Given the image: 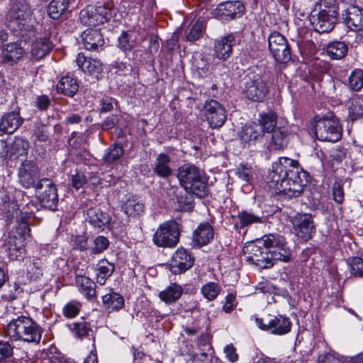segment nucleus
Wrapping results in <instances>:
<instances>
[{"label": "nucleus", "mask_w": 363, "mask_h": 363, "mask_svg": "<svg viewBox=\"0 0 363 363\" xmlns=\"http://www.w3.org/2000/svg\"><path fill=\"white\" fill-rule=\"evenodd\" d=\"M1 211L9 224L13 223L8 239L1 247V250L6 253L11 260L21 259L25 255L26 238L30 234L28 220L30 214L19 211L18 205L14 201L2 203Z\"/></svg>", "instance_id": "f257e3e1"}, {"label": "nucleus", "mask_w": 363, "mask_h": 363, "mask_svg": "<svg viewBox=\"0 0 363 363\" xmlns=\"http://www.w3.org/2000/svg\"><path fill=\"white\" fill-rule=\"evenodd\" d=\"M298 164L297 160L280 157L269 174L270 186L291 198L300 196L305 184L300 177Z\"/></svg>", "instance_id": "f03ea898"}, {"label": "nucleus", "mask_w": 363, "mask_h": 363, "mask_svg": "<svg viewBox=\"0 0 363 363\" xmlns=\"http://www.w3.org/2000/svg\"><path fill=\"white\" fill-rule=\"evenodd\" d=\"M5 335L14 341L38 344L42 337V329L31 318L20 315L6 325Z\"/></svg>", "instance_id": "7ed1b4c3"}, {"label": "nucleus", "mask_w": 363, "mask_h": 363, "mask_svg": "<svg viewBox=\"0 0 363 363\" xmlns=\"http://www.w3.org/2000/svg\"><path fill=\"white\" fill-rule=\"evenodd\" d=\"M179 185L188 193L199 198L208 195V188L202 171L192 163H184L177 170Z\"/></svg>", "instance_id": "20e7f679"}, {"label": "nucleus", "mask_w": 363, "mask_h": 363, "mask_svg": "<svg viewBox=\"0 0 363 363\" xmlns=\"http://www.w3.org/2000/svg\"><path fill=\"white\" fill-rule=\"evenodd\" d=\"M337 8L335 5L323 2L311 12L309 20L316 32L329 33L333 29L337 21Z\"/></svg>", "instance_id": "39448f33"}, {"label": "nucleus", "mask_w": 363, "mask_h": 363, "mask_svg": "<svg viewBox=\"0 0 363 363\" xmlns=\"http://www.w3.org/2000/svg\"><path fill=\"white\" fill-rule=\"evenodd\" d=\"M315 134L321 141L337 142L342 136V128L337 118L332 113L314 118Z\"/></svg>", "instance_id": "423d86ee"}, {"label": "nucleus", "mask_w": 363, "mask_h": 363, "mask_svg": "<svg viewBox=\"0 0 363 363\" xmlns=\"http://www.w3.org/2000/svg\"><path fill=\"white\" fill-rule=\"evenodd\" d=\"M9 26L13 30H29L32 28V11L26 0L15 2L7 14Z\"/></svg>", "instance_id": "0eeeda50"}, {"label": "nucleus", "mask_w": 363, "mask_h": 363, "mask_svg": "<svg viewBox=\"0 0 363 363\" xmlns=\"http://www.w3.org/2000/svg\"><path fill=\"white\" fill-rule=\"evenodd\" d=\"M242 93L249 100L262 101L269 93V87L262 76L249 72L243 78Z\"/></svg>", "instance_id": "6e6552de"}, {"label": "nucleus", "mask_w": 363, "mask_h": 363, "mask_svg": "<svg viewBox=\"0 0 363 363\" xmlns=\"http://www.w3.org/2000/svg\"><path fill=\"white\" fill-rule=\"evenodd\" d=\"M179 236V224L171 220L159 225L153 235L152 241L160 247H173L178 243Z\"/></svg>", "instance_id": "1a4fd4ad"}, {"label": "nucleus", "mask_w": 363, "mask_h": 363, "mask_svg": "<svg viewBox=\"0 0 363 363\" xmlns=\"http://www.w3.org/2000/svg\"><path fill=\"white\" fill-rule=\"evenodd\" d=\"M268 47L270 54L279 63H286L291 60V46L282 34L272 32L268 36Z\"/></svg>", "instance_id": "9d476101"}, {"label": "nucleus", "mask_w": 363, "mask_h": 363, "mask_svg": "<svg viewBox=\"0 0 363 363\" xmlns=\"http://www.w3.org/2000/svg\"><path fill=\"white\" fill-rule=\"evenodd\" d=\"M243 252L247 262L260 268H269L274 264L269 257V251L264 247L262 243H259V239L245 245Z\"/></svg>", "instance_id": "9b49d317"}, {"label": "nucleus", "mask_w": 363, "mask_h": 363, "mask_svg": "<svg viewBox=\"0 0 363 363\" xmlns=\"http://www.w3.org/2000/svg\"><path fill=\"white\" fill-rule=\"evenodd\" d=\"M38 200L42 206L55 211L58 204L56 186L48 178L38 180L36 189Z\"/></svg>", "instance_id": "f8f14e48"}, {"label": "nucleus", "mask_w": 363, "mask_h": 363, "mask_svg": "<svg viewBox=\"0 0 363 363\" xmlns=\"http://www.w3.org/2000/svg\"><path fill=\"white\" fill-rule=\"evenodd\" d=\"M256 323L259 328L269 331L272 334L283 335L289 333L291 328V322L289 318L282 315H268L264 318H257Z\"/></svg>", "instance_id": "ddd939ff"}, {"label": "nucleus", "mask_w": 363, "mask_h": 363, "mask_svg": "<svg viewBox=\"0 0 363 363\" xmlns=\"http://www.w3.org/2000/svg\"><path fill=\"white\" fill-rule=\"evenodd\" d=\"M40 174V172L37 163L32 160L23 161L18 170L19 183L25 189H35Z\"/></svg>", "instance_id": "4468645a"}, {"label": "nucleus", "mask_w": 363, "mask_h": 363, "mask_svg": "<svg viewBox=\"0 0 363 363\" xmlns=\"http://www.w3.org/2000/svg\"><path fill=\"white\" fill-rule=\"evenodd\" d=\"M244 11L245 6L240 1H225L219 4L211 13L220 21H228L235 19L237 15H242Z\"/></svg>", "instance_id": "2eb2a0df"}, {"label": "nucleus", "mask_w": 363, "mask_h": 363, "mask_svg": "<svg viewBox=\"0 0 363 363\" xmlns=\"http://www.w3.org/2000/svg\"><path fill=\"white\" fill-rule=\"evenodd\" d=\"M204 115L212 128H220L227 118L225 108L216 100L206 101L204 106Z\"/></svg>", "instance_id": "dca6fc26"}, {"label": "nucleus", "mask_w": 363, "mask_h": 363, "mask_svg": "<svg viewBox=\"0 0 363 363\" xmlns=\"http://www.w3.org/2000/svg\"><path fill=\"white\" fill-rule=\"evenodd\" d=\"M110 10L104 5L88 6L80 12V19L84 24L96 26L108 19Z\"/></svg>", "instance_id": "f3484780"}, {"label": "nucleus", "mask_w": 363, "mask_h": 363, "mask_svg": "<svg viewBox=\"0 0 363 363\" xmlns=\"http://www.w3.org/2000/svg\"><path fill=\"white\" fill-rule=\"evenodd\" d=\"M294 230L298 238L303 240H309L314 231L315 226L311 214H298L294 219Z\"/></svg>", "instance_id": "a211bd4d"}, {"label": "nucleus", "mask_w": 363, "mask_h": 363, "mask_svg": "<svg viewBox=\"0 0 363 363\" xmlns=\"http://www.w3.org/2000/svg\"><path fill=\"white\" fill-rule=\"evenodd\" d=\"M194 259L184 248L178 249L172 257L170 269L174 274L183 273L190 269L194 264Z\"/></svg>", "instance_id": "6ab92c4d"}, {"label": "nucleus", "mask_w": 363, "mask_h": 363, "mask_svg": "<svg viewBox=\"0 0 363 363\" xmlns=\"http://www.w3.org/2000/svg\"><path fill=\"white\" fill-rule=\"evenodd\" d=\"M344 23L350 30L359 31L363 29V9L357 6L350 5L342 13Z\"/></svg>", "instance_id": "aec40b11"}, {"label": "nucleus", "mask_w": 363, "mask_h": 363, "mask_svg": "<svg viewBox=\"0 0 363 363\" xmlns=\"http://www.w3.org/2000/svg\"><path fill=\"white\" fill-rule=\"evenodd\" d=\"M19 111H13L2 116L0 121V135L12 134L23 123Z\"/></svg>", "instance_id": "412c9836"}, {"label": "nucleus", "mask_w": 363, "mask_h": 363, "mask_svg": "<svg viewBox=\"0 0 363 363\" xmlns=\"http://www.w3.org/2000/svg\"><path fill=\"white\" fill-rule=\"evenodd\" d=\"M76 62L83 72H87L96 79H99L103 71V65L100 60L87 57L83 53H79Z\"/></svg>", "instance_id": "4be33fe9"}, {"label": "nucleus", "mask_w": 363, "mask_h": 363, "mask_svg": "<svg viewBox=\"0 0 363 363\" xmlns=\"http://www.w3.org/2000/svg\"><path fill=\"white\" fill-rule=\"evenodd\" d=\"M235 42V37L231 33L217 39L213 45L215 56L223 61L228 60L233 53V46Z\"/></svg>", "instance_id": "5701e85b"}, {"label": "nucleus", "mask_w": 363, "mask_h": 363, "mask_svg": "<svg viewBox=\"0 0 363 363\" xmlns=\"http://www.w3.org/2000/svg\"><path fill=\"white\" fill-rule=\"evenodd\" d=\"M262 136L260 125L254 122L246 123L238 133V138L244 147L255 143Z\"/></svg>", "instance_id": "b1692460"}, {"label": "nucleus", "mask_w": 363, "mask_h": 363, "mask_svg": "<svg viewBox=\"0 0 363 363\" xmlns=\"http://www.w3.org/2000/svg\"><path fill=\"white\" fill-rule=\"evenodd\" d=\"M25 54L24 49L18 43H9L4 45L1 58L4 62L10 65L16 64Z\"/></svg>", "instance_id": "393cba45"}, {"label": "nucleus", "mask_w": 363, "mask_h": 363, "mask_svg": "<svg viewBox=\"0 0 363 363\" xmlns=\"http://www.w3.org/2000/svg\"><path fill=\"white\" fill-rule=\"evenodd\" d=\"M213 228L208 223H201L193 233L194 246L201 247L207 245L213 238Z\"/></svg>", "instance_id": "a878e982"}, {"label": "nucleus", "mask_w": 363, "mask_h": 363, "mask_svg": "<svg viewBox=\"0 0 363 363\" xmlns=\"http://www.w3.org/2000/svg\"><path fill=\"white\" fill-rule=\"evenodd\" d=\"M121 208L125 214L133 218L140 217L145 211L144 203L135 195L129 196Z\"/></svg>", "instance_id": "bb28decb"}, {"label": "nucleus", "mask_w": 363, "mask_h": 363, "mask_svg": "<svg viewBox=\"0 0 363 363\" xmlns=\"http://www.w3.org/2000/svg\"><path fill=\"white\" fill-rule=\"evenodd\" d=\"M53 48V44L47 37L37 38L31 43L30 55L33 60H39L48 55Z\"/></svg>", "instance_id": "cd10ccee"}, {"label": "nucleus", "mask_w": 363, "mask_h": 363, "mask_svg": "<svg viewBox=\"0 0 363 363\" xmlns=\"http://www.w3.org/2000/svg\"><path fill=\"white\" fill-rule=\"evenodd\" d=\"M82 42L86 50H95L104 44L103 35L99 29L88 28L82 35Z\"/></svg>", "instance_id": "c85d7f7f"}, {"label": "nucleus", "mask_w": 363, "mask_h": 363, "mask_svg": "<svg viewBox=\"0 0 363 363\" xmlns=\"http://www.w3.org/2000/svg\"><path fill=\"white\" fill-rule=\"evenodd\" d=\"M172 160L170 157L165 153L157 155L153 164L152 171L155 174L162 179H167L172 173V169L170 166Z\"/></svg>", "instance_id": "c756f323"}, {"label": "nucleus", "mask_w": 363, "mask_h": 363, "mask_svg": "<svg viewBox=\"0 0 363 363\" xmlns=\"http://www.w3.org/2000/svg\"><path fill=\"white\" fill-rule=\"evenodd\" d=\"M57 92L69 97H73L79 90L77 79L70 76H64L56 85Z\"/></svg>", "instance_id": "7c9ffc66"}, {"label": "nucleus", "mask_w": 363, "mask_h": 363, "mask_svg": "<svg viewBox=\"0 0 363 363\" xmlns=\"http://www.w3.org/2000/svg\"><path fill=\"white\" fill-rule=\"evenodd\" d=\"M75 284L86 299L91 300L96 296V284L88 277L77 275Z\"/></svg>", "instance_id": "2f4dec72"}, {"label": "nucleus", "mask_w": 363, "mask_h": 363, "mask_svg": "<svg viewBox=\"0 0 363 363\" xmlns=\"http://www.w3.org/2000/svg\"><path fill=\"white\" fill-rule=\"evenodd\" d=\"M115 270V264L106 259L98 261L96 265V281L100 285H104Z\"/></svg>", "instance_id": "473e14b6"}, {"label": "nucleus", "mask_w": 363, "mask_h": 363, "mask_svg": "<svg viewBox=\"0 0 363 363\" xmlns=\"http://www.w3.org/2000/svg\"><path fill=\"white\" fill-rule=\"evenodd\" d=\"M87 219L94 228L103 230L109 223L111 218L99 208H90L87 211Z\"/></svg>", "instance_id": "72a5a7b5"}, {"label": "nucleus", "mask_w": 363, "mask_h": 363, "mask_svg": "<svg viewBox=\"0 0 363 363\" xmlns=\"http://www.w3.org/2000/svg\"><path fill=\"white\" fill-rule=\"evenodd\" d=\"M183 288L177 283H172L159 294L160 298L166 303H172L180 298Z\"/></svg>", "instance_id": "f704fd0d"}, {"label": "nucleus", "mask_w": 363, "mask_h": 363, "mask_svg": "<svg viewBox=\"0 0 363 363\" xmlns=\"http://www.w3.org/2000/svg\"><path fill=\"white\" fill-rule=\"evenodd\" d=\"M102 302L106 309L118 311L124 306L123 297L117 293H111L102 297Z\"/></svg>", "instance_id": "c9c22d12"}, {"label": "nucleus", "mask_w": 363, "mask_h": 363, "mask_svg": "<svg viewBox=\"0 0 363 363\" xmlns=\"http://www.w3.org/2000/svg\"><path fill=\"white\" fill-rule=\"evenodd\" d=\"M348 51L346 43L341 41L332 42L328 45L326 52L333 60H340L345 57Z\"/></svg>", "instance_id": "e433bc0d"}, {"label": "nucleus", "mask_w": 363, "mask_h": 363, "mask_svg": "<svg viewBox=\"0 0 363 363\" xmlns=\"http://www.w3.org/2000/svg\"><path fill=\"white\" fill-rule=\"evenodd\" d=\"M124 154V149L120 144L111 145L105 151L103 161L107 164H112L118 160Z\"/></svg>", "instance_id": "4c0bfd02"}, {"label": "nucleus", "mask_w": 363, "mask_h": 363, "mask_svg": "<svg viewBox=\"0 0 363 363\" xmlns=\"http://www.w3.org/2000/svg\"><path fill=\"white\" fill-rule=\"evenodd\" d=\"M67 0H52L48 6V14L51 18L57 19L67 9Z\"/></svg>", "instance_id": "58836bf2"}, {"label": "nucleus", "mask_w": 363, "mask_h": 363, "mask_svg": "<svg viewBox=\"0 0 363 363\" xmlns=\"http://www.w3.org/2000/svg\"><path fill=\"white\" fill-rule=\"evenodd\" d=\"M277 115L274 112L261 114L259 118V125L261 127L262 135L264 132H272L277 125Z\"/></svg>", "instance_id": "ea45409f"}, {"label": "nucleus", "mask_w": 363, "mask_h": 363, "mask_svg": "<svg viewBox=\"0 0 363 363\" xmlns=\"http://www.w3.org/2000/svg\"><path fill=\"white\" fill-rule=\"evenodd\" d=\"M284 241L285 238L283 236L272 233L265 235L259 239V243H262L264 247L268 251L283 246Z\"/></svg>", "instance_id": "a19ab883"}, {"label": "nucleus", "mask_w": 363, "mask_h": 363, "mask_svg": "<svg viewBox=\"0 0 363 363\" xmlns=\"http://www.w3.org/2000/svg\"><path fill=\"white\" fill-rule=\"evenodd\" d=\"M269 255H271V260H278L284 262H289L291 258L292 251L287 246L286 240L284 242L283 246H280L274 250H270L269 251Z\"/></svg>", "instance_id": "79ce46f5"}, {"label": "nucleus", "mask_w": 363, "mask_h": 363, "mask_svg": "<svg viewBox=\"0 0 363 363\" xmlns=\"http://www.w3.org/2000/svg\"><path fill=\"white\" fill-rule=\"evenodd\" d=\"M288 143V133L280 128L274 130L272 135V147L274 150H283Z\"/></svg>", "instance_id": "37998d69"}, {"label": "nucleus", "mask_w": 363, "mask_h": 363, "mask_svg": "<svg viewBox=\"0 0 363 363\" xmlns=\"http://www.w3.org/2000/svg\"><path fill=\"white\" fill-rule=\"evenodd\" d=\"M238 219L240 223V228H245L252 224L259 223L262 222L261 218L259 216L255 215L247 211H242L238 214ZM239 228L238 224L235 225V228Z\"/></svg>", "instance_id": "c03bdc74"}, {"label": "nucleus", "mask_w": 363, "mask_h": 363, "mask_svg": "<svg viewBox=\"0 0 363 363\" xmlns=\"http://www.w3.org/2000/svg\"><path fill=\"white\" fill-rule=\"evenodd\" d=\"M221 291L220 286L213 281H210L203 285L201 288V293L208 301L215 300Z\"/></svg>", "instance_id": "a18cd8bd"}, {"label": "nucleus", "mask_w": 363, "mask_h": 363, "mask_svg": "<svg viewBox=\"0 0 363 363\" xmlns=\"http://www.w3.org/2000/svg\"><path fill=\"white\" fill-rule=\"evenodd\" d=\"M29 148L28 142L23 138H15L11 143V150H13L16 160L21 156H26Z\"/></svg>", "instance_id": "49530a36"}, {"label": "nucleus", "mask_w": 363, "mask_h": 363, "mask_svg": "<svg viewBox=\"0 0 363 363\" xmlns=\"http://www.w3.org/2000/svg\"><path fill=\"white\" fill-rule=\"evenodd\" d=\"M348 86L358 91L363 87V71L359 69L353 70L348 77Z\"/></svg>", "instance_id": "de8ad7c7"}, {"label": "nucleus", "mask_w": 363, "mask_h": 363, "mask_svg": "<svg viewBox=\"0 0 363 363\" xmlns=\"http://www.w3.org/2000/svg\"><path fill=\"white\" fill-rule=\"evenodd\" d=\"M14 354V346L9 341L0 340V363L11 361Z\"/></svg>", "instance_id": "09e8293b"}, {"label": "nucleus", "mask_w": 363, "mask_h": 363, "mask_svg": "<svg viewBox=\"0 0 363 363\" xmlns=\"http://www.w3.org/2000/svg\"><path fill=\"white\" fill-rule=\"evenodd\" d=\"M361 118H363V98L354 100L349 107V120L354 121Z\"/></svg>", "instance_id": "8fccbe9b"}, {"label": "nucleus", "mask_w": 363, "mask_h": 363, "mask_svg": "<svg viewBox=\"0 0 363 363\" xmlns=\"http://www.w3.org/2000/svg\"><path fill=\"white\" fill-rule=\"evenodd\" d=\"M109 245L108 240L104 236H98L94 240V247L90 250L91 255H99L106 250Z\"/></svg>", "instance_id": "3c124183"}, {"label": "nucleus", "mask_w": 363, "mask_h": 363, "mask_svg": "<svg viewBox=\"0 0 363 363\" xmlns=\"http://www.w3.org/2000/svg\"><path fill=\"white\" fill-rule=\"evenodd\" d=\"M203 30V23L201 21H197L191 28L189 33L186 35V40L194 42L197 40L201 36Z\"/></svg>", "instance_id": "603ef678"}, {"label": "nucleus", "mask_w": 363, "mask_h": 363, "mask_svg": "<svg viewBox=\"0 0 363 363\" xmlns=\"http://www.w3.org/2000/svg\"><path fill=\"white\" fill-rule=\"evenodd\" d=\"M81 306L79 302L74 301L68 302L63 308V314L66 318H73L79 314Z\"/></svg>", "instance_id": "864d4df0"}, {"label": "nucleus", "mask_w": 363, "mask_h": 363, "mask_svg": "<svg viewBox=\"0 0 363 363\" xmlns=\"http://www.w3.org/2000/svg\"><path fill=\"white\" fill-rule=\"evenodd\" d=\"M351 273L356 277H363V259L359 257L348 260Z\"/></svg>", "instance_id": "5fc2aeb1"}, {"label": "nucleus", "mask_w": 363, "mask_h": 363, "mask_svg": "<svg viewBox=\"0 0 363 363\" xmlns=\"http://www.w3.org/2000/svg\"><path fill=\"white\" fill-rule=\"evenodd\" d=\"M0 157L4 160H16L13 150H11V143H7L4 140L0 141Z\"/></svg>", "instance_id": "6e6d98bb"}, {"label": "nucleus", "mask_w": 363, "mask_h": 363, "mask_svg": "<svg viewBox=\"0 0 363 363\" xmlns=\"http://www.w3.org/2000/svg\"><path fill=\"white\" fill-rule=\"evenodd\" d=\"M333 199L337 203H342L344 201L345 193L342 185L339 182H335L333 186Z\"/></svg>", "instance_id": "4d7b16f0"}, {"label": "nucleus", "mask_w": 363, "mask_h": 363, "mask_svg": "<svg viewBox=\"0 0 363 363\" xmlns=\"http://www.w3.org/2000/svg\"><path fill=\"white\" fill-rule=\"evenodd\" d=\"M73 331L76 336L83 337L88 335L90 328L87 323H76L74 324Z\"/></svg>", "instance_id": "13d9d810"}, {"label": "nucleus", "mask_w": 363, "mask_h": 363, "mask_svg": "<svg viewBox=\"0 0 363 363\" xmlns=\"http://www.w3.org/2000/svg\"><path fill=\"white\" fill-rule=\"evenodd\" d=\"M85 175L82 172H77L72 177V186L76 189H79L86 183Z\"/></svg>", "instance_id": "bf43d9fd"}, {"label": "nucleus", "mask_w": 363, "mask_h": 363, "mask_svg": "<svg viewBox=\"0 0 363 363\" xmlns=\"http://www.w3.org/2000/svg\"><path fill=\"white\" fill-rule=\"evenodd\" d=\"M238 177L245 182H250L252 178L251 168L246 165H240L237 170Z\"/></svg>", "instance_id": "052dcab7"}, {"label": "nucleus", "mask_w": 363, "mask_h": 363, "mask_svg": "<svg viewBox=\"0 0 363 363\" xmlns=\"http://www.w3.org/2000/svg\"><path fill=\"white\" fill-rule=\"evenodd\" d=\"M35 106L42 111H46L50 104V100L46 95H41L37 96L35 101Z\"/></svg>", "instance_id": "680f3d73"}, {"label": "nucleus", "mask_w": 363, "mask_h": 363, "mask_svg": "<svg viewBox=\"0 0 363 363\" xmlns=\"http://www.w3.org/2000/svg\"><path fill=\"white\" fill-rule=\"evenodd\" d=\"M119 47L124 51L131 50L133 44L129 42L128 37V33L123 32L121 35L118 38Z\"/></svg>", "instance_id": "e2e57ef3"}, {"label": "nucleus", "mask_w": 363, "mask_h": 363, "mask_svg": "<svg viewBox=\"0 0 363 363\" xmlns=\"http://www.w3.org/2000/svg\"><path fill=\"white\" fill-rule=\"evenodd\" d=\"M224 352L226 357L232 362H235L238 359V355L236 353V349L233 345H227L224 349Z\"/></svg>", "instance_id": "0e129e2a"}, {"label": "nucleus", "mask_w": 363, "mask_h": 363, "mask_svg": "<svg viewBox=\"0 0 363 363\" xmlns=\"http://www.w3.org/2000/svg\"><path fill=\"white\" fill-rule=\"evenodd\" d=\"M338 359L330 352L321 354L318 357V363H337Z\"/></svg>", "instance_id": "69168bd1"}, {"label": "nucleus", "mask_w": 363, "mask_h": 363, "mask_svg": "<svg viewBox=\"0 0 363 363\" xmlns=\"http://www.w3.org/2000/svg\"><path fill=\"white\" fill-rule=\"evenodd\" d=\"M34 135L40 141H45L48 139L46 128L44 125L37 127L34 130Z\"/></svg>", "instance_id": "338daca9"}, {"label": "nucleus", "mask_w": 363, "mask_h": 363, "mask_svg": "<svg viewBox=\"0 0 363 363\" xmlns=\"http://www.w3.org/2000/svg\"><path fill=\"white\" fill-rule=\"evenodd\" d=\"M118 117L111 116L106 118L102 123V128L105 130L113 128L118 123Z\"/></svg>", "instance_id": "774afa93"}]
</instances>
